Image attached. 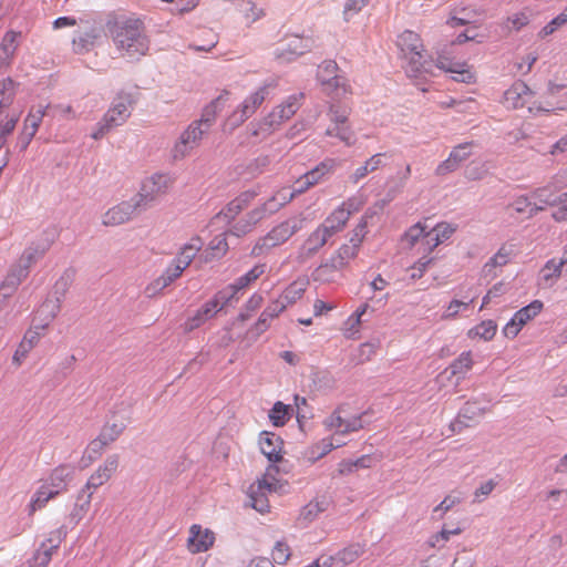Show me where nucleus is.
I'll list each match as a JSON object with an SVG mask.
<instances>
[{"label":"nucleus","instance_id":"2f4dec72","mask_svg":"<svg viewBox=\"0 0 567 567\" xmlns=\"http://www.w3.org/2000/svg\"><path fill=\"white\" fill-rule=\"evenodd\" d=\"M185 269L186 268L184 266L176 262L174 259L173 262L166 268L164 274L146 287L145 292L150 297L155 296L161 290L168 287L177 278H179Z\"/></svg>","mask_w":567,"mask_h":567},{"label":"nucleus","instance_id":"72a5a7b5","mask_svg":"<svg viewBox=\"0 0 567 567\" xmlns=\"http://www.w3.org/2000/svg\"><path fill=\"white\" fill-rule=\"evenodd\" d=\"M515 255V246L512 244H504L499 247L497 252L489 258V260L483 266V274L486 277H496V268H501L509 262L512 257Z\"/></svg>","mask_w":567,"mask_h":567},{"label":"nucleus","instance_id":"774afa93","mask_svg":"<svg viewBox=\"0 0 567 567\" xmlns=\"http://www.w3.org/2000/svg\"><path fill=\"white\" fill-rule=\"evenodd\" d=\"M529 17L526 12H516L507 18V28L509 30L519 31L523 27L527 25Z\"/></svg>","mask_w":567,"mask_h":567},{"label":"nucleus","instance_id":"1a4fd4ad","mask_svg":"<svg viewBox=\"0 0 567 567\" xmlns=\"http://www.w3.org/2000/svg\"><path fill=\"white\" fill-rule=\"evenodd\" d=\"M302 228V219L289 218L272 227L251 248L250 255L259 257L270 249L284 245Z\"/></svg>","mask_w":567,"mask_h":567},{"label":"nucleus","instance_id":"9d476101","mask_svg":"<svg viewBox=\"0 0 567 567\" xmlns=\"http://www.w3.org/2000/svg\"><path fill=\"white\" fill-rule=\"evenodd\" d=\"M302 95H290L284 102L275 106L267 115L258 122V128L252 135H270L278 131L281 125L290 120L300 107Z\"/></svg>","mask_w":567,"mask_h":567},{"label":"nucleus","instance_id":"e433bc0d","mask_svg":"<svg viewBox=\"0 0 567 567\" xmlns=\"http://www.w3.org/2000/svg\"><path fill=\"white\" fill-rule=\"evenodd\" d=\"M456 231V226L450 223L443 221L439 223L435 227L427 231L426 239V250L429 254L450 239L452 235Z\"/></svg>","mask_w":567,"mask_h":567},{"label":"nucleus","instance_id":"6e6552de","mask_svg":"<svg viewBox=\"0 0 567 567\" xmlns=\"http://www.w3.org/2000/svg\"><path fill=\"white\" fill-rule=\"evenodd\" d=\"M120 467V455L111 454L109 455L102 464H100L96 470L89 476L83 491L89 489L90 493L87 495V499L76 506L74 508V513L72 514L78 518V522L81 520L84 515L87 513L91 504V497L99 487L106 484L111 478L116 474Z\"/></svg>","mask_w":567,"mask_h":567},{"label":"nucleus","instance_id":"6ab92c4d","mask_svg":"<svg viewBox=\"0 0 567 567\" xmlns=\"http://www.w3.org/2000/svg\"><path fill=\"white\" fill-rule=\"evenodd\" d=\"M144 210L135 196L109 208L102 216L104 226H118L130 221L135 215Z\"/></svg>","mask_w":567,"mask_h":567},{"label":"nucleus","instance_id":"49530a36","mask_svg":"<svg viewBox=\"0 0 567 567\" xmlns=\"http://www.w3.org/2000/svg\"><path fill=\"white\" fill-rule=\"evenodd\" d=\"M497 332V324L493 320H484L467 331L471 340L491 341Z\"/></svg>","mask_w":567,"mask_h":567},{"label":"nucleus","instance_id":"ea45409f","mask_svg":"<svg viewBox=\"0 0 567 567\" xmlns=\"http://www.w3.org/2000/svg\"><path fill=\"white\" fill-rule=\"evenodd\" d=\"M338 165L337 159L326 158L315 168L303 174L307 185L312 187L321 183L328 175L332 174Z\"/></svg>","mask_w":567,"mask_h":567},{"label":"nucleus","instance_id":"4be33fe9","mask_svg":"<svg viewBox=\"0 0 567 567\" xmlns=\"http://www.w3.org/2000/svg\"><path fill=\"white\" fill-rule=\"evenodd\" d=\"M259 195L258 189H247L238 194L233 200H230L216 216L227 223L234 221L233 226L238 221L236 218L240 213L248 208L251 203L255 202Z\"/></svg>","mask_w":567,"mask_h":567},{"label":"nucleus","instance_id":"39448f33","mask_svg":"<svg viewBox=\"0 0 567 567\" xmlns=\"http://www.w3.org/2000/svg\"><path fill=\"white\" fill-rule=\"evenodd\" d=\"M228 92L220 94L209 106L206 107L203 118L199 122L192 123L179 136L172 150V156L175 161H179L188 156L196 148L204 135L200 128L202 123L209 124L214 121L218 106L221 102L228 100Z\"/></svg>","mask_w":567,"mask_h":567},{"label":"nucleus","instance_id":"f704fd0d","mask_svg":"<svg viewBox=\"0 0 567 567\" xmlns=\"http://www.w3.org/2000/svg\"><path fill=\"white\" fill-rule=\"evenodd\" d=\"M101 37V31L96 27H90L85 30L78 31L73 38V51L78 54L89 52L94 48Z\"/></svg>","mask_w":567,"mask_h":567},{"label":"nucleus","instance_id":"5fc2aeb1","mask_svg":"<svg viewBox=\"0 0 567 567\" xmlns=\"http://www.w3.org/2000/svg\"><path fill=\"white\" fill-rule=\"evenodd\" d=\"M125 429V424L122 421L113 422V423H106L101 432L100 436L105 440L109 444H112L115 442L120 435L123 433Z\"/></svg>","mask_w":567,"mask_h":567},{"label":"nucleus","instance_id":"20e7f679","mask_svg":"<svg viewBox=\"0 0 567 567\" xmlns=\"http://www.w3.org/2000/svg\"><path fill=\"white\" fill-rule=\"evenodd\" d=\"M295 197L296 193H292V189H289L288 187L280 188L261 205L252 208L244 217L239 218L238 221L231 226L229 233L236 237H241L251 233L258 223L277 213Z\"/></svg>","mask_w":567,"mask_h":567},{"label":"nucleus","instance_id":"dca6fc26","mask_svg":"<svg viewBox=\"0 0 567 567\" xmlns=\"http://www.w3.org/2000/svg\"><path fill=\"white\" fill-rule=\"evenodd\" d=\"M535 94L528 85L522 81H516L504 93L503 104L507 109H523L527 107L530 113L548 112L549 110L543 109L533 102Z\"/></svg>","mask_w":567,"mask_h":567},{"label":"nucleus","instance_id":"a18cd8bd","mask_svg":"<svg viewBox=\"0 0 567 567\" xmlns=\"http://www.w3.org/2000/svg\"><path fill=\"white\" fill-rule=\"evenodd\" d=\"M324 134L337 137L346 146H353L357 142V135L349 123L329 125Z\"/></svg>","mask_w":567,"mask_h":567},{"label":"nucleus","instance_id":"9b49d317","mask_svg":"<svg viewBox=\"0 0 567 567\" xmlns=\"http://www.w3.org/2000/svg\"><path fill=\"white\" fill-rule=\"evenodd\" d=\"M132 100L128 95H120L97 123L92 133L94 140L102 138L110 130L123 125L131 116Z\"/></svg>","mask_w":567,"mask_h":567},{"label":"nucleus","instance_id":"7ed1b4c3","mask_svg":"<svg viewBox=\"0 0 567 567\" xmlns=\"http://www.w3.org/2000/svg\"><path fill=\"white\" fill-rule=\"evenodd\" d=\"M396 47L400 51L402 68L410 78H421L430 72V64L425 61V45L417 32L412 30L401 32L398 35Z\"/></svg>","mask_w":567,"mask_h":567},{"label":"nucleus","instance_id":"7c9ffc66","mask_svg":"<svg viewBox=\"0 0 567 567\" xmlns=\"http://www.w3.org/2000/svg\"><path fill=\"white\" fill-rule=\"evenodd\" d=\"M282 440L275 433L267 431L260 433L259 447L269 462L278 463L282 460Z\"/></svg>","mask_w":567,"mask_h":567},{"label":"nucleus","instance_id":"3c124183","mask_svg":"<svg viewBox=\"0 0 567 567\" xmlns=\"http://www.w3.org/2000/svg\"><path fill=\"white\" fill-rule=\"evenodd\" d=\"M533 200L530 195H522L516 197L508 206L517 214H524L528 217H533L536 215L535 208L533 207Z\"/></svg>","mask_w":567,"mask_h":567},{"label":"nucleus","instance_id":"69168bd1","mask_svg":"<svg viewBox=\"0 0 567 567\" xmlns=\"http://www.w3.org/2000/svg\"><path fill=\"white\" fill-rule=\"evenodd\" d=\"M424 256H422L415 264L412 266V275L411 277L413 279L421 278L423 274L426 271L427 267L432 264L433 258L430 256L429 252H423Z\"/></svg>","mask_w":567,"mask_h":567},{"label":"nucleus","instance_id":"5701e85b","mask_svg":"<svg viewBox=\"0 0 567 567\" xmlns=\"http://www.w3.org/2000/svg\"><path fill=\"white\" fill-rule=\"evenodd\" d=\"M331 236L318 225L302 241L298 249V260L305 262L315 257L328 243Z\"/></svg>","mask_w":567,"mask_h":567},{"label":"nucleus","instance_id":"c03bdc74","mask_svg":"<svg viewBox=\"0 0 567 567\" xmlns=\"http://www.w3.org/2000/svg\"><path fill=\"white\" fill-rule=\"evenodd\" d=\"M110 444L103 440L100 435L92 440L87 446L85 447L82 458H81V465L82 467H87L91 465L95 460H97L104 452V450Z\"/></svg>","mask_w":567,"mask_h":567},{"label":"nucleus","instance_id":"cd10ccee","mask_svg":"<svg viewBox=\"0 0 567 567\" xmlns=\"http://www.w3.org/2000/svg\"><path fill=\"white\" fill-rule=\"evenodd\" d=\"M48 323L35 326L27 330L22 340L17 347V350L12 357V362L19 367L23 360L28 357L29 352L39 343L44 334Z\"/></svg>","mask_w":567,"mask_h":567},{"label":"nucleus","instance_id":"a878e982","mask_svg":"<svg viewBox=\"0 0 567 567\" xmlns=\"http://www.w3.org/2000/svg\"><path fill=\"white\" fill-rule=\"evenodd\" d=\"M436 68L452 73V79L457 82L471 84L476 81V75L472 66L466 62L454 61L447 56H439L436 60Z\"/></svg>","mask_w":567,"mask_h":567},{"label":"nucleus","instance_id":"b1692460","mask_svg":"<svg viewBox=\"0 0 567 567\" xmlns=\"http://www.w3.org/2000/svg\"><path fill=\"white\" fill-rule=\"evenodd\" d=\"M343 409H337L326 421L324 425L334 432L336 437L339 434H347L359 431L363 427L360 415L347 416Z\"/></svg>","mask_w":567,"mask_h":567},{"label":"nucleus","instance_id":"0eeeda50","mask_svg":"<svg viewBox=\"0 0 567 567\" xmlns=\"http://www.w3.org/2000/svg\"><path fill=\"white\" fill-rule=\"evenodd\" d=\"M17 84L10 78L0 82V148L21 116V110L13 106Z\"/></svg>","mask_w":567,"mask_h":567},{"label":"nucleus","instance_id":"052dcab7","mask_svg":"<svg viewBox=\"0 0 567 567\" xmlns=\"http://www.w3.org/2000/svg\"><path fill=\"white\" fill-rule=\"evenodd\" d=\"M290 555L289 546L284 542H277L271 551V561L282 565L289 559Z\"/></svg>","mask_w":567,"mask_h":567},{"label":"nucleus","instance_id":"423d86ee","mask_svg":"<svg viewBox=\"0 0 567 567\" xmlns=\"http://www.w3.org/2000/svg\"><path fill=\"white\" fill-rule=\"evenodd\" d=\"M278 475L279 467L276 463H271L262 476L249 486L248 497L250 498L251 506L259 513H267L269 511L268 493L287 492L288 482L281 480Z\"/></svg>","mask_w":567,"mask_h":567},{"label":"nucleus","instance_id":"c9c22d12","mask_svg":"<svg viewBox=\"0 0 567 567\" xmlns=\"http://www.w3.org/2000/svg\"><path fill=\"white\" fill-rule=\"evenodd\" d=\"M286 310V303L282 300L276 299L260 313L257 322L254 326L256 333L259 336L270 328L271 321L279 317Z\"/></svg>","mask_w":567,"mask_h":567},{"label":"nucleus","instance_id":"f03ea898","mask_svg":"<svg viewBox=\"0 0 567 567\" xmlns=\"http://www.w3.org/2000/svg\"><path fill=\"white\" fill-rule=\"evenodd\" d=\"M564 188H567V168L558 172L547 185L530 193L536 214L547 207L558 206L553 218L556 221L567 220V192L559 194Z\"/></svg>","mask_w":567,"mask_h":567},{"label":"nucleus","instance_id":"680f3d73","mask_svg":"<svg viewBox=\"0 0 567 567\" xmlns=\"http://www.w3.org/2000/svg\"><path fill=\"white\" fill-rule=\"evenodd\" d=\"M240 12L247 23L255 22L264 14L262 10L258 9L255 6V3L250 2V1H245L241 3Z\"/></svg>","mask_w":567,"mask_h":567},{"label":"nucleus","instance_id":"f8f14e48","mask_svg":"<svg viewBox=\"0 0 567 567\" xmlns=\"http://www.w3.org/2000/svg\"><path fill=\"white\" fill-rule=\"evenodd\" d=\"M269 87L270 86L268 84H264L247 95L233 114L225 121V130L231 132L251 117L265 102L269 94Z\"/></svg>","mask_w":567,"mask_h":567},{"label":"nucleus","instance_id":"a211bd4d","mask_svg":"<svg viewBox=\"0 0 567 567\" xmlns=\"http://www.w3.org/2000/svg\"><path fill=\"white\" fill-rule=\"evenodd\" d=\"M359 254V249L355 246L349 244L341 245L331 257L323 264H321L315 271L313 276L316 280H328L330 272L339 271L348 267L351 260H353Z\"/></svg>","mask_w":567,"mask_h":567},{"label":"nucleus","instance_id":"a19ab883","mask_svg":"<svg viewBox=\"0 0 567 567\" xmlns=\"http://www.w3.org/2000/svg\"><path fill=\"white\" fill-rule=\"evenodd\" d=\"M20 35V32L13 30L4 33L0 45V65L10 64L19 47Z\"/></svg>","mask_w":567,"mask_h":567},{"label":"nucleus","instance_id":"338daca9","mask_svg":"<svg viewBox=\"0 0 567 567\" xmlns=\"http://www.w3.org/2000/svg\"><path fill=\"white\" fill-rule=\"evenodd\" d=\"M361 322L348 317L342 326V333L348 339H358L361 330Z\"/></svg>","mask_w":567,"mask_h":567},{"label":"nucleus","instance_id":"393cba45","mask_svg":"<svg viewBox=\"0 0 567 567\" xmlns=\"http://www.w3.org/2000/svg\"><path fill=\"white\" fill-rule=\"evenodd\" d=\"M215 534L199 524H193L188 530L187 549L192 554L205 553L214 546Z\"/></svg>","mask_w":567,"mask_h":567},{"label":"nucleus","instance_id":"473e14b6","mask_svg":"<svg viewBox=\"0 0 567 567\" xmlns=\"http://www.w3.org/2000/svg\"><path fill=\"white\" fill-rule=\"evenodd\" d=\"M344 444V442L331 437H324L310 446H308L303 451V458L310 463H315L318 460L322 458L327 454H329L333 449L340 447Z\"/></svg>","mask_w":567,"mask_h":567},{"label":"nucleus","instance_id":"09e8293b","mask_svg":"<svg viewBox=\"0 0 567 567\" xmlns=\"http://www.w3.org/2000/svg\"><path fill=\"white\" fill-rule=\"evenodd\" d=\"M203 241L200 238H192L189 243L184 245L178 252L177 257L175 258L176 262L181 264L185 268H187L197 252L202 249Z\"/></svg>","mask_w":567,"mask_h":567},{"label":"nucleus","instance_id":"13d9d810","mask_svg":"<svg viewBox=\"0 0 567 567\" xmlns=\"http://www.w3.org/2000/svg\"><path fill=\"white\" fill-rule=\"evenodd\" d=\"M350 109L331 105L328 112L330 125L349 123Z\"/></svg>","mask_w":567,"mask_h":567},{"label":"nucleus","instance_id":"de8ad7c7","mask_svg":"<svg viewBox=\"0 0 567 567\" xmlns=\"http://www.w3.org/2000/svg\"><path fill=\"white\" fill-rule=\"evenodd\" d=\"M564 271H567V248L560 259L548 260L542 269L543 278L546 281L560 277Z\"/></svg>","mask_w":567,"mask_h":567},{"label":"nucleus","instance_id":"4468645a","mask_svg":"<svg viewBox=\"0 0 567 567\" xmlns=\"http://www.w3.org/2000/svg\"><path fill=\"white\" fill-rule=\"evenodd\" d=\"M338 64L334 61H324L319 65L318 79L323 91L332 97H344L351 95V86L348 80L337 74Z\"/></svg>","mask_w":567,"mask_h":567},{"label":"nucleus","instance_id":"0e129e2a","mask_svg":"<svg viewBox=\"0 0 567 567\" xmlns=\"http://www.w3.org/2000/svg\"><path fill=\"white\" fill-rule=\"evenodd\" d=\"M470 306V302H464L457 299H454L450 302V305L446 307L442 318L445 320L454 319L457 317V315L466 310Z\"/></svg>","mask_w":567,"mask_h":567},{"label":"nucleus","instance_id":"4c0bfd02","mask_svg":"<svg viewBox=\"0 0 567 567\" xmlns=\"http://www.w3.org/2000/svg\"><path fill=\"white\" fill-rule=\"evenodd\" d=\"M427 231L426 225L422 221H417L404 233L403 240L410 248L417 247V252H427Z\"/></svg>","mask_w":567,"mask_h":567},{"label":"nucleus","instance_id":"bb28decb","mask_svg":"<svg viewBox=\"0 0 567 567\" xmlns=\"http://www.w3.org/2000/svg\"><path fill=\"white\" fill-rule=\"evenodd\" d=\"M74 475L75 466L70 463H62L53 467L41 482L62 494L68 491L69 484L73 481Z\"/></svg>","mask_w":567,"mask_h":567},{"label":"nucleus","instance_id":"ddd939ff","mask_svg":"<svg viewBox=\"0 0 567 567\" xmlns=\"http://www.w3.org/2000/svg\"><path fill=\"white\" fill-rule=\"evenodd\" d=\"M363 205L364 202L361 197H349L337 206L319 225L328 230V234L332 237L346 228L350 217L360 212Z\"/></svg>","mask_w":567,"mask_h":567},{"label":"nucleus","instance_id":"2eb2a0df","mask_svg":"<svg viewBox=\"0 0 567 567\" xmlns=\"http://www.w3.org/2000/svg\"><path fill=\"white\" fill-rule=\"evenodd\" d=\"M174 185V178L168 174H154L147 178L141 190L134 195L143 209L150 207L159 197L165 195Z\"/></svg>","mask_w":567,"mask_h":567},{"label":"nucleus","instance_id":"4d7b16f0","mask_svg":"<svg viewBox=\"0 0 567 567\" xmlns=\"http://www.w3.org/2000/svg\"><path fill=\"white\" fill-rule=\"evenodd\" d=\"M303 292L305 288L302 287V285L293 282L288 288H286V290L280 296L279 300L285 301L287 307L299 300L302 297Z\"/></svg>","mask_w":567,"mask_h":567},{"label":"nucleus","instance_id":"c756f323","mask_svg":"<svg viewBox=\"0 0 567 567\" xmlns=\"http://www.w3.org/2000/svg\"><path fill=\"white\" fill-rule=\"evenodd\" d=\"M44 114L45 107L40 106L37 110L32 109L27 115L23 122L22 131L18 137V145L20 146L21 151H25L31 143L33 136L39 130Z\"/></svg>","mask_w":567,"mask_h":567},{"label":"nucleus","instance_id":"79ce46f5","mask_svg":"<svg viewBox=\"0 0 567 567\" xmlns=\"http://www.w3.org/2000/svg\"><path fill=\"white\" fill-rule=\"evenodd\" d=\"M474 367L473 352L471 350L463 351L455 358L449 365L452 377H456L457 380L465 379L466 374Z\"/></svg>","mask_w":567,"mask_h":567},{"label":"nucleus","instance_id":"412c9836","mask_svg":"<svg viewBox=\"0 0 567 567\" xmlns=\"http://www.w3.org/2000/svg\"><path fill=\"white\" fill-rule=\"evenodd\" d=\"M543 308L544 303L540 300H534L526 307H523L504 326L503 334L508 339L516 338L520 330L542 312Z\"/></svg>","mask_w":567,"mask_h":567},{"label":"nucleus","instance_id":"58836bf2","mask_svg":"<svg viewBox=\"0 0 567 567\" xmlns=\"http://www.w3.org/2000/svg\"><path fill=\"white\" fill-rule=\"evenodd\" d=\"M61 495L59 492L41 482L29 503V514L32 515L47 506V504Z\"/></svg>","mask_w":567,"mask_h":567},{"label":"nucleus","instance_id":"f3484780","mask_svg":"<svg viewBox=\"0 0 567 567\" xmlns=\"http://www.w3.org/2000/svg\"><path fill=\"white\" fill-rule=\"evenodd\" d=\"M229 302L228 297L221 290L217 291L193 316L187 318L184 323V330L190 332L198 329L205 322L213 319Z\"/></svg>","mask_w":567,"mask_h":567},{"label":"nucleus","instance_id":"864d4df0","mask_svg":"<svg viewBox=\"0 0 567 567\" xmlns=\"http://www.w3.org/2000/svg\"><path fill=\"white\" fill-rule=\"evenodd\" d=\"M364 553L363 546L359 544L350 545L337 554L338 563L349 565L354 563Z\"/></svg>","mask_w":567,"mask_h":567},{"label":"nucleus","instance_id":"6e6d98bb","mask_svg":"<svg viewBox=\"0 0 567 567\" xmlns=\"http://www.w3.org/2000/svg\"><path fill=\"white\" fill-rule=\"evenodd\" d=\"M269 419L275 426H284L289 420L288 405L276 402L269 412Z\"/></svg>","mask_w":567,"mask_h":567},{"label":"nucleus","instance_id":"e2e57ef3","mask_svg":"<svg viewBox=\"0 0 567 567\" xmlns=\"http://www.w3.org/2000/svg\"><path fill=\"white\" fill-rule=\"evenodd\" d=\"M21 281L13 274H7L6 278L0 285V293L4 297L11 296L20 286Z\"/></svg>","mask_w":567,"mask_h":567},{"label":"nucleus","instance_id":"bf43d9fd","mask_svg":"<svg viewBox=\"0 0 567 567\" xmlns=\"http://www.w3.org/2000/svg\"><path fill=\"white\" fill-rule=\"evenodd\" d=\"M367 228V220L361 219L360 223L351 231V236L348 244L351 246H355V248L360 250V247L368 234Z\"/></svg>","mask_w":567,"mask_h":567},{"label":"nucleus","instance_id":"8fccbe9b","mask_svg":"<svg viewBox=\"0 0 567 567\" xmlns=\"http://www.w3.org/2000/svg\"><path fill=\"white\" fill-rule=\"evenodd\" d=\"M228 251L226 235L221 234L213 238L208 245L206 260L221 258Z\"/></svg>","mask_w":567,"mask_h":567},{"label":"nucleus","instance_id":"37998d69","mask_svg":"<svg viewBox=\"0 0 567 567\" xmlns=\"http://www.w3.org/2000/svg\"><path fill=\"white\" fill-rule=\"evenodd\" d=\"M49 248V241L32 243L23 250L18 260L22 262L24 267L30 269L39 259L44 256Z\"/></svg>","mask_w":567,"mask_h":567},{"label":"nucleus","instance_id":"603ef678","mask_svg":"<svg viewBox=\"0 0 567 567\" xmlns=\"http://www.w3.org/2000/svg\"><path fill=\"white\" fill-rule=\"evenodd\" d=\"M462 501H463V493L453 491L450 494H447L437 506L434 507L433 512L439 513L440 516L443 517L454 506L461 504Z\"/></svg>","mask_w":567,"mask_h":567},{"label":"nucleus","instance_id":"aec40b11","mask_svg":"<svg viewBox=\"0 0 567 567\" xmlns=\"http://www.w3.org/2000/svg\"><path fill=\"white\" fill-rule=\"evenodd\" d=\"M312 47L309 38L299 35L287 37L275 50V59L280 63H287L296 60L298 56L308 52Z\"/></svg>","mask_w":567,"mask_h":567},{"label":"nucleus","instance_id":"f257e3e1","mask_svg":"<svg viewBox=\"0 0 567 567\" xmlns=\"http://www.w3.org/2000/svg\"><path fill=\"white\" fill-rule=\"evenodd\" d=\"M106 27L116 49L123 55L138 58L148 51V40L140 19H113L107 21Z\"/></svg>","mask_w":567,"mask_h":567},{"label":"nucleus","instance_id":"c85d7f7f","mask_svg":"<svg viewBox=\"0 0 567 567\" xmlns=\"http://www.w3.org/2000/svg\"><path fill=\"white\" fill-rule=\"evenodd\" d=\"M265 271L266 264H257L245 275L238 277L231 285L221 289V291L226 297H228L229 301L237 299V293L252 285L265 274Z\"/></svg>","mask_w":567,"mask_h":567}]
</instances>
